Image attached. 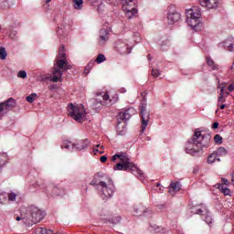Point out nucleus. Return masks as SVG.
<instances>
[{
  "instance_id": "2",
  "label": "nucleus",
  "mask_w": 234,
  "mask_h": 234,
  "mask_svg": "<svg viewBox=\"0 0 234 234\" xmlns=\"http://www.w3.org/2000/svg\"><path fill=\"white\" fill-rule=\"evenodd\" d=\"M69 69H72V66L69 64V61L58 59L54 66L52 73L41 74L39 80L40 81H52L53 83L63 81V72H67Z\"/></svg>"
},
{
  "instance_id": "32",
  "label": "nucleus",
  "mask_w": 234,
  "mask_h": 234,
  "mask_svg": "<svg viewBox=\"0 0 234 234\" xmlns=\"http://www.w3.org/2000/svg\"><path fill=\"white\" fill-rule=\"evenodd\" d=\"M7 195L6 193H0V204H6Z\"/></svg>"
},
{
  "instance_id": "60",
  "label": "nucleus",
  "mask_w": 234,
  "mask_h": 234,
  "mask_svg": "<svg viewBox=\"0 0 234 234\" xmlns=\"http://www.w3.org/2000/svg\"><path fill=\"white\" fill-rule=\"evenodd\" d=\"M122 92H125V90H122Z\"/></svg>"
},
{
  "instance_id": "11",
  "label": "nucleus",
  "mask_w": 234,
  "mask_h": 234,
  "mask_svg": "<svg viewBox=\"0 0 234 234\" xmlns=\"http://www.w3.org/2000/svg\"><path fill=\"white\" fill-rule=\"evenodd\" d=\"M69 34H70V25L67 23H62L57 30V36L60 41H65L69 39Z\"/></svg>"
},
{
  "instance_id": "45",
  "label": "nucleus",
  "mask_w": 234,
  "mask_h": 234,
  "mask_svg": "<svg viewBox=\"0 0 234 234\" xmlns=\"http://www.w3.org/2000/svg\"><path fill=\"white\" fill-rule=\"evenodd\" d=\"M218 109H221V110L226 109V104H224V102H222V104L219 103V106H218Z\"/></svg>"
},
{
  "instance_id": "13",
  "label": "nucleus",
  "mask_w": 234,
  "mask_h": 234,
  "mask_svg": "<svg viewBox=\"0 0 234 234\" xmlns=\"http://www.w3.org/2000/svg\"><path fill=\"white\" fill-rule=\"evenodd\" d=\"M89 144L90 142L88 139L80 140L73 144H71V143H68V144H63L62 149H70V147H72V149H75V151H83V149H87V147H89Z\"/></svg>"
},
{
  "instance_id": "37",
  "label": "nucleus",
  "mask_w": 234,
  "mask_h": 234,
  "mask_svg": "<svg viewBox=\"0 0 234 234\" xmlns=\"http://www.w3.org/2000/svg\"><path fill=\"white\" fill-rule=\"evenodd\" d=\"M226 100H224V95H219L218 98V107H220V103H224Z\"/></svg>"
},
{
  "instance_id": "38",
  "label": "nucleus",
  "mask_w": 234,
  "mask_h": 234,
  "mask_svg": "<svg viewBox=\"0 0 234 234\" xmlns=\"http://www.w3.org/2000/svg\"><path fill=\"white\" fill-rule=\"evenodd\" d=\"M96 147L99 148V154H103V153H105L104 149H105V146L101 145V144H97Z\"/></svg>"
},
{
  "instance_id": "28",
  "label": "nucleus",
  "mask_w": 234,
  "mask_h": 234,
  "mask_svg": "<svg viewBox=\"0 0 234 234\" xmlns=\"http://www.w3.org/2000/svg\"><path fill=\"white\" fill-rule=\"evenodd\" d=\"M37 98V93H31L30 95H28L26 100L28 103H34V101H36V99Z\"/></svg>"
},
{
  "instance_id": "55",
  "label": "nucleus",
  "mask_w": 234,
  "mask_h": 234,
  "mask_svg": "<svg viewBox=\"0 0 234 234\" xmlns=\"http://www.w3.org/2000/svg\"><path fill=\"white\" fill-rule=\"evenodd\" d=\"M52 0H44V2L46 3V5H48V3H50Z\"/></svg>"
},
{
  "instance_id": "40",
  "label": "nucleus",
  "mask_w": 234,
  "mask_h": 234,
  "mask_svg": "<svg viewBox=\"0 0 234 234\" xmlns=\"http://www.w3.org/2000/svg\"><path fill=\"white\" fill-rule=\"evenodd\" d=\"M122 156H126V155H123V154H115L112 157V162H116V158H119L120 161H122Z\"/></svg>"
},
{
  "instance_id": "49",
  "label": "nucleus",
  "mask_w": 234,
  "mask_h": 234,
  "mask_svg": "<svg viewBox=\"0 0 234 234\" xmlns=\"http://www.w3.org/2000/svg\"><path fill=\"white\" fill-rule=\"evenodd\" d=\"M229 92H232V90H234V84H230L229 86Z\"/></svg>"
},
{
  "instance_id": "1",
  "label": "nucleus",
  "mask_w": 234,
  "mask_h": 234,
  "mask_svg": "<svg viewBox=\"0 0 234 234\" xmlns=\"http://www.w3.org/2000/svg\"><path fill=\"white\" fill-rule=\"evenodd\" d=\"M211 136L203 134L200 130L197 129L194 132L193 137L187 141L186 151L188 154H197L202 149L209 147Z\"/></svg>"
},
{
  "instance_id": "18",
  "label": "nucleus",
  "mask_w": 234,
  "mask_h": 234,
  "mask_svg": "<svg viewBox=\"0 0 234 234\" xmlns=\"http://www.w3.org/2000/svg\"><path fill=\"white\" fill-rule=\"evenodd\" d=\"M2 105L5 109L6 112H8V111H10V109L16 105V100L10 98L5 102H2Z\"/></svg>"
},
{
  "instance_id": "53",
  "label": "nucleus",
  "mask_w": 234,
  "mask_h": 234,
  "mask_svg": "<svg viewBox=\"0 0 234 234\" xmlns=\"http://www.w3.org/2000/svg\"><path fill=\"white\" fill-rule=\"evenodd\" d=\"M197 215H202V209H197V212H196Z\"/></svg>"
},
{
  "instance_id": "56",
  "label": "nucleus",
  "mask_w": 234,
  "mask_h": 234,
  "mask_svg": "<svg viewBox=\"0 0 234 234\" xmlns=\"http://www.w3.org/2000/svg\"><path fill=\"white\" fill-rule=\"evenodd\" d=\"M16 220L19 222V220H21V217H16Z\"/></svg>"
},
{
  "instance_id": "26",
  "label": "nucleus",
  "mask_w": 234,
  "mask_h": 234,
  "mask_svg": "<svg viewBox=\"0 0 234 234\" xmlns=\"http://www.w3.org/2000/svg\"><path fill=\"white\" fill-rule=\"evenodd\" d=\"M6 160H8V155L0 153V169L6 164Z\"/></svg>"
},
{
  "instance_id": "35",
  "label": "nucleus",
  "mask_w": 234,
  "mask_h": 234,
  "mask_svg": "<svg viewBox=\"0 0 234 234\" xmlns=\"http://www.w3.org/2000/svg\"><path fill=\"white\" fill-rule=\"evenodd\" d=\"M7 197H8V200H10L11 202H14L17 196L16 195V193L11 192L7 194Z\"/></svg>"
},
{
  "instance_id": "19",
  "label": "nucleus",
  "mask_w": 234,
  "mask_h": 234,
  "mask_svg": "<svg viewBox=\"0 0 234 234\" xmlns=\"http://www.w3.org/2000/svg\"><path fill=\"white\" fill-rule=\"evenodd\" d=\"M180 189H181L180 183H178V182L171 183L170 188H169V194L175 195L176 193H178V191H180Z\"/></svg>"
},
{
  "instance_id": "29",
  "label": "nucleus",
  "mask_w": 234,
  "mask_h": 234,
  "mask_svg": "<svg viewBox=\"0 0 234 234\" xmlns=\"http://www.w3.org/2000/svg\"><path fill=\"white\" fill-rule=\"evenodd\" d=\"M207 63L208 67L212 69V70H217V69H218V65H217L213 59H207Z\"/></svg>"
},
{
  "instance_id": "16",
  "label": "nucleus",
  "mask_w": 234,
  "mask_h": 234,
  "mask_svg": "<svg viewBox=\"0 0 234 234\" xmlns=\"http://www.w3.org/2000/svg\"><path fill=\"white\" fill-rule=\"evenodd\" d=\"M199 3L203 8H207V10L218 8V0H199Z\"/></svg>"
},
{
  "instance_id": "42",
  "label": "nucleus",
  "mask_w": 234,
  "mask_h": 234,
  "mask_svg": "<svg viewBox=\"0 0 234 234\" xmlns=\"http://www.w3.org/2000/svg\"><path fill=\"white\" fill-rule=\"evenodd\" d=\"M90 67H92V63L90 62L88 66H86L84 72H86V74H89V70H90Z\"/></svg>"
},
{
  "instance_id": "10",
  "label": "nucleus",
  "mask_w": 234,
  "mask_h": 234,
  "mask_svg": "<svg viewBox=\"0 0 234 234\" xmlns=\"http://www.w3.org/2000/svg\"><path fill=\"white\" fill-rule=\"evenodd\" d=\"M146 109H147V104H142V106L140 107L142 133H144V131L147 129V125H149V121L151 120V114L149 113V112H147Z\"/></svg>"
},
{
  "instance_id": "14",
  "label": "nucleus",
  "mask_w": 234,
  "mask_h": 234,
  "mask_svg": "<svg viewBox=\"0 0 234 234\" xmlns=\"http://www.w3.org/2000/svg\"><path fill=\"white\" fill-rule=\"evenodd\" d=\"M219 48H224L227 52H234V37H229L218 44Z\"/></svg>"
},
{
  "instance_id": "48",
  "label": "nucleus",
  "mask_w": 234,
  "mask_h": 234,
  "mask_svg": "<svg viewBox=\"0 0 234 234\" xmlns=\"http://www.w3.org/2000/svg\"><path fill=\"white\" fill-rule=\"evenodd\" d=\"M93 153L94 154H96V153H100V148L96 147L95 145V147H93Z\"/></svg>"
},
{
  "instance_id": "25",
  "label": "nucleus",
  "mask_w": 234,
  "mask_h": 234,
  "mask_svg": "<svg viewBox=\"0 0 234 234\" xmlns=\"http://www.w3.org/2000/svg\"><path fill=\"white\" fill-rule=\"evenodd\" d=\"M33 234H52V230L47 229L45 228H37V229H36V230Z\"/></svg>"
},
{
  "instance_id": "5",
  "label": "nucleus",
  "mask_w": 234,
  "mask_h": 234,
  "mask_svg": "<svg viewBox=\"0 0 234 234\" xmlns=\"http://www.w3.org/2000/svg\"><path fill=\"white\" fill-rule=\"evenodd\" d=\"M97 186L101 191L102 200H107V198H111L114 195V183L112 179L107 178V181H101Z\"/></svg>"
},
{
  "instance_id": "52",
  "label": "nucleus",
  "mask_w": 234,
  "mask_h": 234,
  "mask_svg": "<svg viewBox=\"0 0 234 234\" xmlns=\"http://www.w3.org/2000/svg\"><path fill=\"white\" fill-rule=\"evenodd\" d=\"M96 61V63H97V65H100V63H103V59H96L95 60Z\"/></svg>"
},
{
  "instance_id": "7",
  "label": "nucleus",
  "mask_w": 234,
  "mask_h": 234,
  "mask_svg": "<svg viewBox=\"0 0 234 234\" xmlns=\"http://www.w3.org/2000/svg\"><path fill=\"white\" fill-rule=\"evenodd\" d=\"M133 47L134 44L129 39L118 40L115 43V50L121 56H127V54H131Z\"/></svg>"
},
{
  "instance_id": "43",
  "label": "nucleus",
  "mask_w": 234,
  "mask_h": 234,
  "mask_svg": "<svg viewBox=\"0 0 234 234\" xmlns=\"http://www.w3.org/2000/svg\"><path fill=\"white\" fill-rule=\"evenodd\" d=\"M53 195H60L58 187L55 186L53 188Z\"/></svg>"
},
{
  "instance_id": "58",
  "label": "nucleus",
  "mask_w": 234,
  "mask_h": 234,
  "mask_svg": "<svg viewBox=\"0 0 234 234\" xmlns=\"http://www.w3.org/2000/svg\"><path fill=\"white\" fill-rule=\"evenodd\" d=\"M122 127H125V122H122Z\"/></svg>"
},
{
  "instance_id": "21",
  "label": "nucleus",
  "mask_w": 234,
  "mask_h": 234,
  "mask_svg": "<svg viewBox=\"0 0 234 234\" xmlns=\"http://www.w3.org/2000/svg\"><path fill=\"white\" fill-rule=\"evenodd\" d=\"M207 164H215V162H220V157H218L216 152L210 154L207 160Z\"/></svg>"
},
{
  "instance_id": "12",
  "label": "nucleus",
  "mask_w": 234,
  "mask_h": 234,
  "mask_svg": "<svg viewBox=\"0 0 234 234\" xmlns=\"http://www.w3.org/2000/svg\"><path fill=\"white\" fill-rule=\"evenodd\" d=\"M29 213L31 215L32 222H34V224L41 222V220H43V218H45V212L34 206H31L29 207Z\"/></svg>"
},
{
  "instance_id": "6",
  "label": "nucleus",
  "mask_w": 234,
  "mask_h": 234,
  "mask_svg": "<svg viewBox=\"0 0 234 234\" xmlns=\"http://www.w3.org/2000/svg\"><path fill=\"white\" fill-rule=\"evenodd\" d=\"M122 8L127 19H133V17L138 16L136 0H122Z\"/></svg>"
},
{
  "instance_id": "8",
  "label": "nucleus",
  "mask_w": 234,
  "mask_h": 234,
  "mask_svg": "<svg viewBox=\"0 0 234 234\" xmlns=\"http://www.w3.org/2000/svg\"><path fill=\"white\" fill-rule=\"evenodd\" d=\"M136 165L131 163V159L127 156H122L121 162L113 166V171H137Z\"/></svg>"
},
{
  "instance_id": "39",
  "label": "nucleus",
  "mask_w": 234,
  "mask_h": 234,
  "mask_svg": "<svg viewBox=\"0 0 234 234\" xmlns=\"http://www.w3.org/2000/svg\"><path fill=\"white\" fill-rule=\"evenodd\" d=\"M152 75L154 76V78H158V76H160V71L158 69H152Z\"/></svg>"
},
{
  "instance_id": "23",
  "label": "nucleus",
  "mask_w": 234,
  "mask_h": 234,
  "mask_svg": "<svg viewBox=\"0 0 234 234\" xmlns=\"http://www.w3.org/2000/svg\"><path fill=\"white\" fill-rule=\"evenodd\" d=\"M214 153H216L218 158H220V156H226L228 154V150L224 147H219Z\"/></svg>"
},
{
  "instance_id": "17",
  "label": "nucleus",
  "mask_w": 234,
  "mask_h": 234,
  "mask_svg": "<svg viewBox=\"0 0 234 234\" xmlns=\"http://www.w3.org/2000/svg\"><path fill=\"white\" fill-rule=\"evenodd\" d=\"M101 94L102 96V100H103L105 105H112L113 103H116V101H118V95H115L114 97H112L111 99V97L109 96V93H107V92H103Z\"/></svg>"
},
{
  "instance_id": "41",
  "label": "nucleus",
  "mask_w": 234,
  "mask_h": 234,
  "mask_svg": "<svg viewBox=\"0 0 234 234\" xmlns=\"http://www.w3.org/2000/svg\"><path fill=\"white\" fill-rule=\"evenodd\" d=\"M221 182L224 186H231V182L224 177L221 178Z\"/></svg>"
},
{
  "instance_id": "34",
  "label": "nucleus",
  "mask_w": 234,
  "mask_h": 234,
  "mask_svg": "<svg viewBox=\"0 0 234 234\" xmlns=\"http://www.w3.org/2000/svg\"><path fill=\"white\" fill-rule=\"evenodd\" d=\"M6 109L5 108V106H3L2 103H0V118H3V116H5V114H6Z\"/></svg>"
},
{
  "instance_id": "27",
  "label": "nucleus",
  "mask_w": 234,
  "mask_h": 234,
  "mask_svg": "<svg viewBox=\"0 0 234 234\" xmlns=\"http://www.w3.org/2000/svg\"><path fill=\"white\" fill-rule=\"evenodd\" d=\"M133 37L134 45H135V43H142V35H140V32H134L133 34Z\"/></svg>"
},
{
  "instance_id": "20",
  "label": "nucleus",
  "mask_w": 234,
  "mask_h": 234,
  "mask_svg": "<svg viewBox=\"0 0 234 234\" xmlns=\"http://www.w3.org/2000/svg\"><path fill=\"white\" fill-rule=\"evenodd\" d=\"M109 39V29H101L100 31V43H105Z\"/></svg>"
},
{
  "instance_id": "44",
  "label": "nucleus",
  "mask_w": 234,
  "mask_h": 234,
  "mask_svg": "<svg viewBox=\"0 0 234 234\" xmlns=\"http://www.w3.org/2000/svg\"><path fill=\"white\" fill-rule=\"evenodd\" d=\"M101 162L102 164H105V162H107V156H105V155L101 156Z\"/></svg>"
},
{
  "instance_id": "54",
  "label": "nucleus",
  "mask_w": 234,
  "mask_h": 234,
  "mask_svg": "<svg viewBox=\"0 0 234 234\" xmlns=\"http://www.w3.org/2000/svg\"><path fill=\"white\" fill-rule=\"evenodd\" d=\"M54 89H56V85H52V86L49 87L50 90H54Z\"/></svg>"
},
{
  "instance_id": "59",
  "label": "nucleus",
  "mask_w": 234,
  "mask_h": 234,
  "mask_svg": "<svg viewBox=\"0 0 234 234\" xmlns=\"http://www.w3.org/2000/svg\"><path fill=\"white\" fill-rule=\"evenodd\" d=\"M159 186H160L159 183H157V187H159Z\"/></svg>"
},
{
  "instance_id": "36",
  "label": "nucleus",
  "mask_w": 234,
  "mask_h": 234,
  "mask_svg": "<svg viewBox=\"0 0 234 234\" xmlns=\"http://www.w3.org/2000/svg\"><path fill=\"white\" fill-rule=\"evenodd\" d=\"M17 78H21L22 80L27 79V71H25V70H20V71L17 73Z\"/></svg>"
},
{
  "instance_id": "51",
  "label": "nucleus",
  "mask_w": 234,
  "mask_h": 234,
  "mask_svg": "<svg viewBox=\"0 0 234 234\" xmlns=\"http://www.w3.org/2000/svg\"><path fill=\"white\" fill-rule=\"evenodd\" d=\"M219 95L224 96V86L220 88Z\"/></svg>"
},
{
  "instance_id": "22",
  "label": "nucleus",
  "mask_w": 234,
  "mask_h": 234,
  "mask_svg": "<svg viewBox=\"0 0 234 234\" xmlns=\"http://www.w3.org/2000/svg\"><path fill=\"white\" fill-rule=\"evenodd\" d=\"M73 8L75 10H82L83 9V0H72Z\"/></svg>"
},
{
  "instance_id": "47",
  "label": "nucleus",
  "mask_w": 234,
  "mask_h": 234,
  "mask_svg": "<svg viewBox=\"0 0 234 234\" xmlns=\"http://www.w3.org/2000/svg\"><path fill=\"white\" fill-rule=\"evenodd\" d=\"M212 129H218V122H214L212 124Z\"/></svg>"
},
{
  "instance_id": "9",
  "label": "nucleus",
  "mask_w": 234,
  "mask_h": 234,
  "mask_svg": "<svg viewBox=\"0 0 234 234\" xmlns=\"http://www.w3.org/2000/svg\"><path fill=\"white\" fill-rule=\"evenodd\" d=\"M166 19L168 25H175V23H178V21L182 19V15L176 12V7L175 5H169L167 7Z\"/></svg>"
},
{
  "instance_id": "3",
  "label": "nucleus",
  "mask_w": 234,
  "mask_h": 234,
  "mask_svg": "<svg viewBox=\"0 0 234 234\" xmlns=\"http://www.w3.org/2000/svg\"><path fill=\"white\" fill-rule=\"evenodd\" d=\"M186 21L190 28L196 32H199V30L204 28V26L202 25V12L200 11V7L193 6L190 9H186Z\"/></svg>"
},
{
  "instance_id": "30",
  "label": "nucleus",
  "mask_w": 234,
  "mask_h": 234,
  "mask_svg": "<svg viewBox=\"0 0 234 234\" xmlns=\"http://www.w3.org/2000/svg\"><path fill=\"white\" fill-rule=\"evenodd\" d=\"M218 188H219L220 191H222V193H224L225 195H229V193H231V190H229V188L228 187H224V185L222 184H218Z\"/></svg>"
},
{
  "instance_id": "46",
  "label": "nucleus",
  "mask_w": 234,
  "mask_h": 234,
  "mask_svg": "<svg viewBox=\"0 0 234 234\" xmlns=\"http://www.w3.org/2000/svg\"><path fill=\"white\" fill-rule=\"evenodd\" d=\"M97 59H105V55L99 54L98 57H97Z\"/></svg>"
},
{
  "instance_id": "15",
  "label": "nucleus",
  "mask_w": 234,
  "mask_h": 234,
  "mask_svg": "<svg viewBox=\"0 0 234 234\" xmlns=\"http://www.w3.org/2000/svg\"><path fill=\"white\" fill-rule=\"evenodd\" d=\"M132 114H136V110L134 108H130L126 110L125 112H121L118 115L119 123L117 125L118 129H120V123L122 122H125L126 120H129L132 116Z\"/></svg>"
},
{
  "instance_id": "33",
  "label": "nucleus",
  "mask_w": 234,
  "mask_h": 234,
  "mask_svg": "<svg viewBox=\"0 0 234 234\" xmlns=\"http://www.w3.org/2000/svg\"><path fill=\"white\" fill-rule=\"evenodd\" d=\"M214 142L215 144H217L218 145H220L222 144V136H220V134H216L214 136Z\"/></svg>"
},
{
  "instance_id": "50",
  "label": "nucleus",
  "mask_w": 234,
  "mask_h": 234,
  "mask_svg": "<svg viewBox=\"0 0 234 234\" xmlns=\"http://www.w3.org/2000/svg\"><path fill=\"white\" fill-rule=\"evenodd\" d=\"M158 229H159V231H163V232H161L159 234H165V229L164 228L159 227Z\"/></svg>"
},
{
  "instance_id": "4",
  "label": "nucleus",
  "mask_w": 234,
  "mask_h": 234,
  "mask_svg": "<svg viewBox=\"0 0 234 234\" xmlns=\"http://www.w3.org/2000/svg\"><path fill=\"white\" fill-rule=\"evenodd\" d=\"M67 109L69 116H70L72 120H75V122H78V123H83V122L87 120V112L83 104L74 105L70 103L68 105Z\"/></svg>"
},
{
  "instance_id": "24",
  "label": "nucleus",
  "mask_w": 234,
  "mask_h": 234,
  "mask_svg": "<svg viewBox=\"0 0 234 234\" xmlns=\"http://www.w3.org/2000/svg\"><path fill=\"white\" fill-rule=\"evenodd\" d=\"M58 59H67V53L65 52V46H60L58 48Z\"/></svg>"
},
{
  "instance_id": "57",
  "label": "nucleus",
  "mask_w": 234,
  "mask_h": 234,
  "mask_svg": "<svg viewBox=\"0 0 234 234\" xmlns=\"http://www.w3.org/2000/svg\"><path fill=\"white\" fill-rule=\"evenodd\" d=\"M145 94H147V91L143 92L142 96H145Z\"/></svg>"
},
{
  "instance_id": "31",
  "label": "nucleus",
  "mask_w": 234,
  "mask_h": 234,
  "mask_svg": "<svg viewBox=\"0 0 234 234\" xmlns=\"http://www.w3.org/2000/svg\"><path fill=\"white\" fill-rule=\"evenodd\" d=\"M6 56H8V53L6 52V48L1 47L0 48V59H6Z\"/></svg>"
}]
</instances>
